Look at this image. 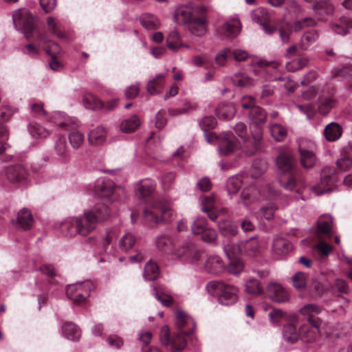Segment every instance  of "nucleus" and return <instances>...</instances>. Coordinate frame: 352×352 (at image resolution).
I'll return each instance as SVG.
<instances>
[{
	"label": "nucleus",
	"mask_w": 352,
	"mask_h": 352,
	"mask_svg": "<svg viewBox=\"0 0 352 352\" xmlns=\"http://www.w3.org/2000/svg\"><path fill=\"white\" fill-rule=\"evenodd\" d=\"M54 152L58 160L63 164L67 163L70 160L67 140L65 137H60L54 144Z\"/></svg>",
	"instance_id": "nucleus-22"
},
{
	"label": "nucleus",
	"mask_w": 352,
	"mask_h": 352,
	"mask_svg": "<svg viewBox=\"0 0 352 352\" xmlns=\"http://www.w3.org/2000/svg\"><path fill=\"white\" fill-rule=\"evenodd\" d=\"M62 333L69 340L78 341L80 337V330L72 322H65L62 327Z\"/></svg>",
	"instance_id": "nucleus-31"
},
{
	"label": "nucleus",
	"mask_w": 352,
	"mask_h": 352,
	"mask_svg": "<svg viewBox=\"0 0 352 352\" xmlns=\"http://www.w3.org/2000/svg\"><path fill=\"white\" fill-rule=\"evenodd\" d=\"M193 9L191 6L182 5L176 8L174 12V20L178 24H187L192 19Z\"/></svg>",
	"instance_id": "nucleus-17"
},
{
	"label": "nucleus",
	"mask_w": 352,
	"mask_h": 352,
	"mask_svg": "<svg viewBox=\"0 0 352 352\" xmlns=\"http://www.w3.org/2000/svg\"><path fill=\"white\" fill-rule=\"evenodd\" d=\"M93 289V283L89 280H86L67 285L66 295L74 302L80 304L89 296Z\"/></svg>",
	"instance_id": "nucleus-7"
},
{
	"label": "nucleus",
	"mask_w": 352,
	"mask_h": 352,
	"mask_svg": "<svg viewBox=\"0 0 352 352\" xmlns=\"http://www.w3.org/2000/svg\"><path fill=\"white\" fill-rule=\"evenodd\" d=\"M331 28L338 34H346L349 33V29L352 28V21L346 17H342L340 19V23L333 24Z\"/></svg>",
	"instance_id": "nucleus-47"
},
{
	"label": "nucleus",
	"mask_w": 352,
	"mask_h": 352,
	"mask_svg": "<svg viewBox=\"0 0 352 352\" xmlns=\"http://www.w3.org/2000/svg\"><path fill=\"white\" fill-rule=\"evenodd\" d=\"M242 253L249 256H257L261 251L259 242L256 239L251 238L241 243Z\"/></svg>",
	"instance_id": "nucleus-27"
},
{
	"label": "nucleus",
	"mask_w": 352,
	"mask_h": 352,
	"mask_svg": "<svg viewBox=\"0 0 352 352\" xmlns=\"http://www.w3.org/2000/svg\"><path fill=\"white\" fill-rule=\"evenodd\" d=\"M313 10L319 20H326L327 17L333 14L334 7L329 1L321 0L314 5Z\"/></svg>",
	"instance_id": "nucleus-21"
},
{
	"label": "nucleus",
	"mask_w": 352,
	"mask_h": 352,
	"mask_svg": "<svg viewBox=\"0 0 352 352\" xmlns=\"http://www.w3.org/2000/svg\"><path fill=\"white\" fill-rule=\"evenodd\" d=\"M300 333L292 324H288L283 327V337L287 343H294L300 338Z\"/></svg>",
	"instance_id": "nucleus-36"
},
{
	"label": "nucleus",
	"mask_w": 352,
	"mask_h": 352,
	"mask_svg": "<svg viewBox=\"0 0 352 352\" xmlns=\"http://www.w3.org/2000/svg\"><path fill=\"white\" fill-rule=\"evenodd\" d=\"M179 34L177 31L170 32L167 38V46L169 49L177 50L182 47Z\"/></svg>",
	"instance_id": "nucleus-58"
},
{
	"label": "nucleus",
	"mask_w": 352,
	"mask_h": 352,
	"mask_svg": "<svg viewBox=\"0 0 352 352\" xmlns=\"http://www.w3.org/2000/svg\"><path fill=\"white\" fill-rule=\"evenodd\" d=\"M173 209L170 204L164 199L153 201L144 210L146 220L153 224L160 223L163 220L171 221Z\"/></svg>",
	"instance_id": "nucleus-3"
},
{
	"label": "nucleus",
	"mask_w": 352,
	"mask_h": 352,
	"mask_svg": "<svg viewBox=\"0 0 352 352\" xmlns=\"http://www.w3.org/2000/svg\"><path fill=\"white\" fill-rule=\"evenodd\" d=\"M88 212H92L94 214L98 219V223L107 220L110 216L109 208L102 204H98L93 210Z\"/></svg>",
	"instance_id": "nucleus-49"
},
{
	"label": "nucleus",
	"mask_w": 352,
	"mask_h": 352,
	"mask_svg": "<svg viewBox=\"0 0 352 352\" xmlns=\"http://www.w3.org/2000/svg\"><path fill=\"white\" fill-rule=\"evenodd\" d=\"M245 292L253 296H258L263 293V287L261 283L255 278H250L245 285Z\"/></svg>",
	"instance_id": "nucleus-46"
},
{
	"label": "nucleus",
	"mask_w": 352,
	"mask_h": 352,
	"mask_svg": "<svg viewBox=\"0 0 352 352\" xmlns=\"http://www.w3.org/2000/svg\"><path fill=\"white\" fill-rule=\"evenodd\" d=\"M33 223V217L31 213L26 209L21 210L16 220V226L22 230H28Z\"/></svg>",
	"instance_id": "nucleus-29"
},
{
	"label": "nucleus",
	"mask_w": 352,
	"mask_h": 352,
	"mask_svg": "<svg viewBox=\"0 0 352 352\" xmlns=\"http://www.w3.org/2000/svg\"><path fill=\"white\" fill-rule=\"evenodd\" d=\"M52 120L54 123L60 126H71L74 124L73 118L60 111L55 112L52 116Z\"/></svg>",
	"instance_id": "nucleus-51"
},
{
	"label": "nucleus",
	"mask_w": 352,
	"mask_h": 352,
	"mask_svg": "<svg viewBox=\"0 0 352 352\" xmlns=\"http://www.w3.org/2000/svg\"><path fill=\"white\" fill-rule=\"evenodd\" d=\"M318 232L319 234L331 236L333 234V219L329 214L320 216L318 220Z\"/></svg>",
	"instance_id": "nucleus-26"
},
{
	"label": "nucleus",
	"mask_w": 352,
	"mask_h": 352,
	"mask_svg": "<svg viewBox=\"0 0 352 352\" xmlns=\"http://www.w3.org/2000/svg\"><path fill=\"white\" fill-rule=\"evenodd\" d=\"M12 20L15 27L23 32L27 39L32 38L34 33H37L32 16L28 11L23 9L15 10Z\"/></svg>",
	"instance_id": "nucleus-5"
},
{
	"label": "nucleus",
	"mask_w": 352,
	"mask_h": 352,
	"mask_svg": "<svg viewBox=\"0 0 352 352\" xmlns=\"http://www.w3.org/2000/svg\"><path fill=\"white\" fill-rule=\"evenodd\" d=\"M206 289L211 295L217 296L222 305H232L237 300L238 289L233 285L213 280L207 284Z\"/></svg>",
	"instance_id": "nucleus-4"
},
{
	"label": "nucleus",
	"mask_w": 352,
	"mask_h": 352,
	"mask_svg": "<svg viewBox=\"0 0 352 352\" xmlns=\"http://www.w3.org/2000/svg\"><path fill=\"white\" fill-rule=\"evenodd\" d=\"M159 276V267L155 262L151 261L146 263L144 267V276L148 280H154Z\"/></svg>",
	"instance_id": "nucleus-50"
},
{
	"label": "nucleus",
	"mask_w": 352,
	"mask_h": 352,
	"mask_svg": "<svg viewBox=\"0 0 352 352\" xmlns=\"http://www.w3.org/2000/svg\"><path fill=\"white\" fill-rule=\"evenodd\" d=\"M190 333L178 332L170 342L171 351L173 352H180L186 346V336Z\"/></svg>",
	"instance_id": "nucleus-37"
},
{
	"label": "nucleus",
	"mask_w": 352,
	"mask_h": 352,
	"mask_svg": "<svg viewBox=\"0 0 352 352\" xmlns=\"http://www.w3.org/2000/svg\"><path fill=\"white\" fill-rule=\"evenodd\" d=\"M324 134L328 141L335 142L341 137L342 128L336 122H331L325 126Z\"/></svg>",
	"instance_id": "nucleus-28"
},
{
	"label": "nucleus",
	"mask_w": 352,
	"mask_h": 352,
	"mask_svg": "<svg viewBox=\"0 0 352 352\" xmlns=\"http://www.w3.org/2000/svg\"><path fill=\"white\" fill-rule=\"evenodd\" d=\"M164 85V76L158 74L156 77L149 81L147 84V91L151 94H156L161 92Z\"/></svg>",
	"instance_id": "nucleus-38"
},
{
	"label": "nucleus",
	"mask_w": 352,
	"mask_h": 352,
	"mask_svg": "<svg viewBox=\"0 0 352 352\" xmlns=\"http://www.w3.org/2000/svg\"><path fill=\"white\" fill-rule=\"evenodd\" d=\"M156 184L151 179H144L140 182L136 186V194L139 197L146 202L153 198Z\"/></svg>",
	"instance_id": "nucleus-13"
},
{
	"label": "nucleus",
	"mask_w": 352,
	"mask_h": 352,
	"mask_svg": "<svg viewBox=\"0 0 352 352\" xmlns=\"http://www.w3.org/2000/svg\"><path fill=\"white\" fill-rule=\"evenodd\" d=\"M249 117L252 122L250 129L253 144L250 148L245 149V152L248 155H252L258 151L261 143L263 130L259 125L265 122L266 113L261 107L255 106L250 110Z\"/></svg>",
	"instance_id": "nucleus-2"
},
{
	"label": "nucleus",
	"mask_w": 352,
	"mask_h": 352,
	"mask_svg": "<svg viewBox=\"0 0 352 352\" xmlns=\"http://www.w3.org/2000/svg\"><path fill=\"white\" fill-rule=\"evenodd\" d=\"M298 144L301 164L305 168L313 167L316 162L314 143L309 140L300 138L298 140Z\"/></svg>",
	"instance_id": "nucleus-8"
},
{
	"label": "nucleus",
	"mask_w": 352,
	"mask_h": 352,
	"mask_svg": "<svg viewBox=\"0 0 352 352\" xmlns=\"http://www.w3.org/2000/svg\"><path fill=\"white\" fill-rule=\"evenodd\" d=\"M259 196H262L266 199H270L276 196V192L270 186H267L266 189L260 191L254 186H250L243 190L240 195V201L239 203L248 206L249 204L257 200Z\"/></svg>",
	"instance_id": "nucleus-9"
},
{
	"label": "nucleus",
	"mask_w": 352,
	"mask_h": 352,
	"mask_svg": "<svg viewBox=\"0 0 352 352\" xmlns=\"http://www.w3.org/2000/svg\"><path fill=\"white\" fill-rule=\"evenodd\" d=\"M140 125V121L138 116L133 115L129 118L124 120L120 126V130L126 133L135 131Z\"/></svg>",
	"instance_id": "nucleus-32"
},
{
	"label": "nucleus",
	"mask_w": 352,
	"mask_h": 352,
	"mask_svg": "<svg viewBox=\"0 0 352 352\" xmlns=\"http://www.w3.org/2000/svg\"><path fill=\"white\" fill-rule=\"evenodd\" d=\"M291 175L288 177H281L280 179V185L287 190H298L297 189V184L296 181V178L293 174H290Z\"/></svg>",
	"instance_id": "nucleus-60"
},
{
	"label": "nucleus",
	"mask_w": 352,
	"mask_h": 352,
	"mask_svg": "<svg viewBox=\"0 0 352 352\" xmlns=\"http://www.w3.org/2000/svg\"><path fill=\"white\" fill-rule=\"evenodd\" d=\"M203 212L208 214V217L213 221L217 219V214L213 211L214 206V199L213 196H208L202 201Z\"/></svg>",
	"instance_id": "nucleus-42"
},
{
	"label": "nucleus",
	"mask_w": 352,
	"mask_h": 352,
	"mask_svg": "<svg viewBox=\"0 0 352 352\" xmlns=\"http://www.w3.org/2000/svg\"><path fill=\"white\" fill-rule=\"evenodd\" d=\"M155 243L157 248L160 250H166L168 249L171 252V250H173V248H170L172 241L168 236H159L156 239Z\"/></svg>",
	"instance_id": "nucleus-63"
},
{
	"label": "nucleus",
	"mask_w": 352,
	"mask_h": 352,
	"mask_svg": "<svg viewBox=\"0 0 352 352\" xmlns=\"http://www.w3.org/2000/svg\"><path fill=\"white\" fill-rule=\"evenodd\" d=\"M276 166L283 174H293L295 168L294 159L285 153H281L277 157Z\"/></svg>",
	"instance_id": "nucleus-23"
},
{
	"label": "nucleus",
	"mask_w": 352,
	"mask_h": 352,
	"mask_svg": "<svg viewBox=\"0 0 352 352\" xmlns=\"http://www.w3.org/2000/svg\"><path fill=\"white\" fill-rule=\"evenodd\" d=\"M241 24L239 19H233L225 23L219 29V33L229 38L236 37L241 32Z\"/></svg>",
	"instance_id": "nucleus-19"
},
{
	"label": "nucleus",
	"mask_w": 352,
	"mask_h": 352,
	"mask_svg": "<svg viewBox=\"0 0 352 352\" xmlns=\"http://www.w3.org/2000/svg\"><path fill=\"white\" fill-rule=\"evenodd\" d=\"M232 82L234 85L239 87H248L253 85V80L246 74L239 72L234 74L232 77Z\"/></svg>",
	"instance_id": "nucleus-43"
},
{
	"label": "nucleus",
	"mask_w": 352,
	"mask_h": 352,
	"mask_svg": "<svg viewBox=\"0 0 352 352\" xmlns=\"http://www.w3.org/2000/svg\"><path fill=\"white\" fill-rule=\"evenodd\" d=\"M189 23V30L192 34L202 36L206 34V27L204 19L195 18Z\"/></svg>",
	"instance_id": "nucleus-33"
},
{
	"label": "nucleus",
	"mask_w": 352,
	"mask_h": 352,
	"mask_svg": "<svg viewBox=\"0 0 352 352\" xmlns=\"http://www.w3.org/2000/svg\"><path fill=\"white\" fill-rule=\"evenodd\" d=\"M47 24L49 30L58 38L64 36L63 33L60 31L58 21L53 17L49 16L47 19Z\"/></svg>",
	"instance_id": "nucleus-64"
},
{
	"label": "nucleus",
	"mask_w": 352,
	"mask_h": 352,
	"mask_svg": "<svg viewBox=\"0 0 352 352\" xmlns=\"http://www.w3.org/2000/svg\"><path fill=\"white\" fill-rule=\"evenodd\" d=\"M8 138L9 132L8 129L3 125H0V155L10 148V145L8 142Z\"/></svg>",
	"instance_id": "nucleus-54"
},
{
	"label": "nucleus",
	"mask_w": 352,
	"mask_h": 352,
	"mask_svg": "<svg viewBox=\"0 0 352 352\" xmlns=\"http://www.w3.org/2000/svg\"><path fill=\"white\" fill-rule=\"evenodd\" d=\"M270 132L272 137L277 142H283L287 135V129L283 125L277 123L270 125Z\"/></svg>",
	"instance_id": "nucleus-35"
},
{
	"label": "nucleus",
	"mask_w": 352,
	"mask_h": 352,
	"mask_svg": "<svg viewBox=\"0 0 352 352\" xmlns=\"http://www.w3.org/2000/svg\"><path fill=\"white\" fill-rule=\"evenodd\" d=\"M277 207L274 203L270 202L260 208L261 216L266 219H271L274 217V212L277 210Z\"/></svg>",
	"instance_id": "nucleus-59"
},
{
	"label": "nucleus",
	"mask_w": 352,
	"mask_h": 352,
	"mask_svg": "<svg viewBox=\"0 0 352 352\" xmlns=\"http://www.w3.org/2000/svg\"><path fill=\"white\" fill-rule=\"evenodd\" d=\"M98 224V219L94 214L86 211L80 216L65 219L60 225V229L67 236H74L77 234L87 236L96 230Z\"/></svg>",
	"instance_id": "nucleus-1"
},
{
	"label": "nucleus",
	"mask_w": 352,
	"mask_h": 352,
	"mask_svg": "<svg viewBox=\"0 0 352 352\" xmlns=\"http://www.w3.org/2000/svg\"><path fill=\"white\" fill-rule=\"evenodd\" d=\"M269 298L276 302H285L289 300V294L285 289L277 283H270L267 286Z\"/></svg>",
	"instance_id": "nucleus-14"
},
{
	"label": "nucleus",
	"mask_w": 352,
	"mask_h": 352,
	"mask_svg": "<svg viewBox=\"0 0 352 352\" xmlns=\"http://www.w3.org/2000/svg\"><path fill=\"white\" fill-rule=\"evenodd\" d=\"M69 143L72 148L77 149L81 146L84 142V136L78 131H73L69 134Z\"/></svg>",
	"instance_id": "nucleus-62"
},
{
	"label": "nucleus",
	"mask_w": 352,
	"mask_h": 352,
	"mask_svg": "<svg viewBox=\"0 0 352 352\" xmlns=\"http://www.w3.org/2000/svg\"><path fill=\"white\" fill-rule=\"evenodd\" d=\"M293 286L298 290H303L307 285V276L301 272H297L292 276Z\"/></svg>",
	"instance_id": "nucleus-56"
},
{
	"label": "nucleus",
	"mask_w": 352,
	"mask_h": 352,
	"mask_svg": "<svg viewBox=\"0 0 352 352\" xmlns=\"http://www.w3.org/2000/svg\"><path fill=\"white\" fill-rule=\"evenodd\" d=\"M28 130L30 135L36 139L45 138L50 135L48 130L34 122H30Z\"/></svg>",
	"instance_id": "nucleus-41"
},
{
	"label": "nucleus",
	"mask_w": 352,
	"mask_h": 352,
	"mask_svg": "<svg viewBox=\"0 0 352 352\" xmlns=\"http://www.w3.org/2000/svg\"><path fill=\"white\" fill-rule=\"evenodd\" d=\"M204 252L199 250L192 242H186L179 245L177 248L171 250V254L177 259L192 263L197 264L201 259Z\"/></svg>",
	"instance_id": "nucleus-6"
},
{
	"label": "nucleus",
	"mask_w": 352,
	"mask_h": 352,
	"mask_svg": "<svg viewBox=\"0 0 352 352\" xmlns=\"http://www.w3.org/2000/svg\"><path fill=\"white\" fill-rule=\"evenodd\" d=\"M107 131L102 126H96L89 131L87 140L90 145L98 146L103 144L107 140Z\"/></svg>",
	"instance_id": "nucleus-20"
},
{
	"label": "nucleus",
	"mask_w": 352,
	"mask_h": 352,
	"mask_svg": "<svg viewBox=\"0 0 352 352\" xmlns=\"http://www.w3.org/2000/svg\"><path fill=\"white\" fill-rule=\"evenodd\" d=\"M292 249L290 242L285 237L276 236L272 243L274 254L279 259L283 258Z\"/></svg>",
	"instance_id": "nucleus-15"
},
{
	"label": "nucleus",
	"mask_w": 352,
	"mask_h": 352,
	"mask_svg": "<svg viewBox=\"0 0 352 352\" xmlns=\"http://www.w3.org/2000/svg\"><path fill=\"white\" fill-rule=\"evenodd\" d=\"M320 328H314V329H309L307 327H302L300 331V338L305 342H312L316 339L320 333Z\"/></svg>",
	"instance_id": "nucleus-53"
},
{
	"label": "nucleus",
	"mask_w": 352,
	"mask_h": 352,
	"mask_svg": "<svg viewBox=\"0 0 352 352\" xmlns=\"http://www.w3.org/2000/svg\"><path fill=\"white\" fill-rule=\"evenodd\" d=\"M224 252L230 258H236L239 254H242L241 244L228 243L223 247Z\"/></svg>",
	"instance_id": "nucleus-57"
},
{
	"label": "nucleus",
	"mask_w": 352,
	"mask_h": 352,
	"mask_svg": "<svg viewBox=\"0 0 352 352\" xmlns=\"http://www.w3.org/2000/svg\"><path fill=\"white\" fill-rule=\"evenodd\" d=\"M333 172L334 170L331 168H325L322 170L320 183L312 188L316 195H320L332 191L331 185L334 182V179L330 176V174Z\"/></svg>",
	"instance_id": "nucleus-12"
},
{
	"label": "nucleus",
	"mask_w": 352,
	"mask_h": 352,
	"mask_svg": "<svg viewBox=\"0 0 352 352\" xmlns=\"http://www.w3.org/2000/svg\"><path fill=\"white\" fill-rule=\"evenodd\" d=\"M142 25L146 30H154L160 27L158 19L151 14H144L140 17Z\"/></svg>",
	"instance_id": "nucleus-45"
},
{
	"label": "nucleus",
	"mask_w": 352,
	"mask_h": 352,
	"mask_svg": "<svg viewBox=\"0 0 352 352\" xmlns=\"http://www.w3.org/2000/svg\"><path fill=\"white\" fill-rule=\"evenodd\" d=\"M204 269L210 274L219 275L226 270V265L219 256L212 255L207 258Z\"/></svg>",
	"instance_id": "nucleus-16"
},
{
	"label": "nucleus",
	"mask_w": 352,
	"mask_h": 352,
	"mask_svg": "<svg viewBox=\"0 0 352 352\" xmlns=\"http://www.w3.org/2000/svg\"><path fill=\"white\" fill-rule=\"evenodd\" d=\"M208 228L206 220L204 218H197L191 226L192 232L194 234H201Z\"/></svg>",
	"instance_id": "nucleus-61"
},
{
	"label": "nucleus",
	"mask_w": 352,
	"mask_h": 352,
	"mask_svg": "<svg viewBox=\"0 0 352 352\" xmlns=\"http://www.w3.org/2000/svg\"><path fill=\"white\" fill-rule=\"evenodd\" d=\"M234 130L235 133L243 140L244 145L242 147V150L243 152H245L247 155H248L245 152V149L250 148L253 144V139L251 138V139L248 138V131H247V126L243 122H238L236 124V125L234 127Z\"/></svg>",
	"instance_id": "nucleus-30"
},
{
	"label": "nucleus",
	"mask_w": 352,
	"mask_h": 352,
	"mask_svg": "<svg viewBox=\"0 0 352 352\" xmlns=\"http://www.w3.org/2000/svg\"><path fill=\"white\" fill-rule=\"evenodd\" d=\"M236 112V109L232 104H221L216 109V114L220 119H232Z\"/></svg>",
	"instance_id": "nucleus-34"
},
{
	"label": "nucleus",
	"mask_w": 352,
	"mask_h": 352,
	"mask_svg": "<svg viewBox=\"0 0 352 352\" xmlns=\"http://www.w3.org/2000/svg\"><path fill=\"white\" fill-rule=\"evenodd\" d=\"M243 184L242 177L239 175L232 176L228 178L226 183L228 192L230 195L236 194L241 188Z\"/></svg>",
	"instance_id": "nucleus-48"
},
{
	"label": "nucleus",
	"mask_w": 352,
	"mask_h": 352,
	"mask_svg": "<svg viewBox=\"0 0 352 352\" xmlns=\"http://www.w3.org/2000/svg\"><path fill=\"white\" fill-rule=\"evenodd\" d=\"M300 314L306 318L313 328H320L322 319L319 316L322 308L316 304H307L299 310Z\"/></svg>",
	"instance_id": "nucleus-10"
},
{
	"label": "nucleus",
	"mask_w": 352,
	"mask_h": 352,
	"mask_svg": "<svg viewBox=\"0 0 352 352\" xmlns=\"http://www.w3.org/2000/svg\"><path fill=\"white\" fill-rule=\"evenodd\" d=\"M87 109L94 110H102L104 109V103L95 96H89L83 100Z\"/></svg>",
	"instance_id": "nucleus-55"
},
{
	"label": "nucleus",
	"mask_w": 352,
	"mask_h": 352,
	"mask_svg": "<svg viewBox=\"0 0 352 352\" xmlns=\"http://www.w3.org/2000/svg\"><path fill=\"white\" fill-rule=\"evenodd\" d=\"M115 187V184L111 180L100 178L96 181L95 189L100 196L108 197L113 194Z\"/></svg>",
	"instance_id": "nucleus-25"
},
{
	"label": "nucleus",
	"mask_w": 352,
	"mask_h": 352,
	"mask_svg": "<svg viewBox=\"0 0 352 352\" xmlns=\"http://www.w3.org/2000/svg\"><path fill=\"white\" fill-rule=\"evenodd\" d=\"M152 293L155 298L165 307H169L173 302L172 296L164 292L160 287H154Z\"/></svg>",
	"instance_id": "nucleus-44"
},
{
	"label": "nucleus",
	"mask_w": 352,
	"mask_h": 352,
	"mask_svg": "<svg viewBox=\"0 0 352 352\" xmlns=\"http://www.w3.org/2000/svg\"><path fill=\"white\" fill-rule=\"evenodd\" d=\"M175 325L179 332L192 333L195 329L194 320L182 310H177L175 314Z\"/></svg>",
	"instance_id": "nucleus-11"
},
{
	"label": "nucleus",
	"mask_w": 352,
	"mask_h": 352,
	"mask_svg": "<svg viewBox=\"0 0 352 352\" xmlns=\"http://www.w3.org/2000/svg\"><path fill=\"white\" fill-rule=\"evenodd\" d=\"M318 34L316 31H309L305 33L299 43L300 50L305 51L307 47L318 38Z\"/></svg>",
	"instance_id": "nucleus-52"
},
{
	"label": "nucleus",
	"mask_w": 352,
	"mask_h": 352,
	"mask_svg": "<svg viewBox=\"0 0 352 352\" xmlns=\"http://www.w3.org/2000/svg\"><path fill=\"white\" fill-rule=\"evenodd\" d=\"M6 177L12 183H19L27 179L28 172L21 165L10 166L7 168Z\"/></svg>",
	"instance_id": "nucleus-18"
},
{
	"label": "nucleus",
	"mask_w": 352,
	"mask_h": 352,
	"mask_svg": "<svg viewBox=\"0 0 352 352\" xmlns=\"http://www.w3.org/2000/svg\"><path fill=\"white\" fill-rule=\"evenodd\" d=\"M135 242V236L132 233L127 232L120 239L119 248L121 251L126 252L134 247Z\"/></svg>",
	"instance_id": "nucleus-39"
},
{
	"label": "nucleus",
	"mask_w": 352,
	"mask_h": 352,
	"mask_svg": "<svg viewBox=\"0 0 352 352\" xmlns=\"http://www.w3.org/2000/svg\"><path fill=\"white\" fill-rule=\"evenodd\" d=\"M236 147V138L230 133H226L221 139L218 151L220 155H228Z\"/></svg>",
	"instance_id": "nucleus-24"
},
{
	"label": "nucleus",
	"mask_w": 352,
	"mask_h": 352,
	"mask_svg": "<svg viewBox=\"0 0 352 352\" xmlns=\"http://www.w3.org/2000/svg\"><path fill=\"white\" fill-rule=\"evenodd\" d=\"M251 16L254 21L261 25L270 21V14L264 8L260 7L256 8L252 12Z\"/></svg>",
	"instance_id": "nucleus-40"
}]
</instances>
